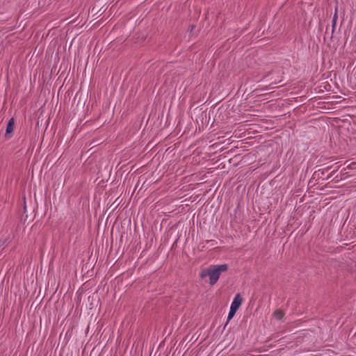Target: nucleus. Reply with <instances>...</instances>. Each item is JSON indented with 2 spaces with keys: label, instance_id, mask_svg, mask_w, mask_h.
Instances as JSON below:
<instances>
[{
  "label": "nucleus",
  "instance_id": "1",
  "mask_svg": "<svg viewBox=\"0 0 356 356\" xmlns=\"http://www.w3.org/2000/svg\"><path fill=\"white\" fill-rule=\"evenodd\" d=\"M227 270L228 266L227 264L211 266L209 268L202 270L201 273V277L204 278L206 276H209L210 284L213 285L218 280L220 274Z\"/></svg>",
  "mask_w": 356,
  "mask_h": 356
},
{
  "label": "nucleus",
  "instance_id": "2",
  "mask_svg": "<svg viewBox=\"0 0 356 356\" xmlns=\"http://www.w3.org/2000/svg\"><path fill=\"white\" fill-rule=\"evenodd\" d=\"M242 302V298L241 297L239 293H237L235 296L230 307L237 311L239 307L241 306Z\"/></svg>",
  "mask_w": 356,
  "mask_h": 356
},
{
  "label": "nucleus",
  "instance_id": "3",
  "mask_svg": "<svg viewBox=\"0 0 356 356\" xmlns=\"http://www.w3.org/2000/svg\"><path fill=\"white\" fill-rule=\"evenodd\" d=\"M14 124H15L14 119L11 118L8 121L7 127H6V136H7L8 135L10 134L13 131Z\"/></svg>",
  "mask_w": 356,
  "mask_h": 356
},
{
  "label": "nucleus",
  "instance_id": "4",
  "mask_svg": "<svg viewBox=\"0 0 356 356\" xmlns=\"http://www.w3.org/2000/svg\"><path fill=\"white\" fill-rule=\"evenodd\" d=\"M284 315V312L280 309H277L273 312V316L278 320H281Z\"/></svg>",
  "mask_w": 356,
  "mask_h": 356
},
{
  "label": "nucleus",
  "instance_id": "5",
  "mask_svg": "<svg viewBox=\"0 0 356 356\" xmlns=\"http://www.w3.org/2000/svg\"><path fill=\"white\" fill-rule=\"evenodd\" d=\"M338 16H337V8H335V13L332 18V31H334V29L336 26V23L337 20Z\"/></svg>",
  "mask_w": 356,
  "mask_h": 356
},
{
  "label": "nucleus",
  "instance_id": "6",
  "mask_svg": "<svg viewBox=\"0 0 356 356\" xmlns=\"http://www.w3.org/2000/svg\"><path fill=\"white\" fill-rule=\"evenodd\" d=\"M236 312V310H235V309H234L230 307V310H229V312L228 314L227 320L228 321L231 320L234 317V316Z\"/></svg>",
  "mask_w": 356,
  "mask_h": 356
}]
</instances>
